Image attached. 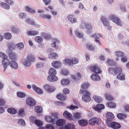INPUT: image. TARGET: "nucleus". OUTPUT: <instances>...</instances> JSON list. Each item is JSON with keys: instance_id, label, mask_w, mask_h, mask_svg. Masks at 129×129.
Masks as SVG:
<instances>
[{"instance_id": "c03bdc74", "label": "nucleus", "mask_w": 129, "mask_h": 129, "mask_svg": "<svg viewBox=\"0 0 129 129\" xmlns=\"http://www.w3.org/2000/svg\"><path fill=\"white\" fill-rule=\"evenodd\" d=\"M18 113L19 115L20 116L23 115L24 113V110L23 108H22L19 109Z\"/></svg>"}, {"instance_id": "bb28decb", "label": "nucleus", "mask_w": 129, "mask_h": 129, "mask_svg": "<svg viewBox=\"0 0 129 129\" xmlns=\"http://www.w3.org/2000/svg\"><path fill=\"white\" fill-rule=\"evenodd\" d=\"M34 110L35 112L37 113H41L43 111V108L40 106H36L34 108Z\"/></svg>"}, {"instance_id": "e433bc0d", "label": "nucleus", "mask_w": 129, "mask_h": 129, "mask_svg": "<svg viewBox=\"0 0 129 129\" xmlns=\"http://www.w3.org/2000/svg\"><path fill=\"white\" fill-rule=\"evenodd\" d=\"M27 34L29 36H34L37 35L38 34V32L36 31H27Z\"/></svg>"}, {"instance_id": "7c9ffc66", "label": "nucleus", "mask_w": 129, "mask_h": 129, "mask_svg": "<svg viewBox=\"0 0 129 129\" xmlns=\"http://www.w3.org/2000/svg\"><path fill=\"white\" fill-rule=\"evenodd\" d=\"M7 111L9 113L12 114H15L17 112L16 110L15 109L12 108H8Z\"/></svg>"}, {"instance_id": "c9c22d12", "label": "nucleus", "mask_w": 129, "mask_h": 129, "mask_svg": "<svg viewBox=\"0 0 129 129\" xmlns=\"http://www.w3.org/2000/svg\"><path fill=\"white\" fill-rule=\"evenodd\" d=\"M115 54V55L118 57H121L123 56L124 55V54L123 52L119 51L116 52Z\"/></svg>"}, {"instance_id": "603ef678", "label": "nucleus", "mask_w": 129, "mask_h": 129, "mask_svg": "<svg viewBox=\"0 0 129 129\" xmlns=\"http://www.w3.org/2000/svg\"><path fill=\"white\" fill-rule=\"evenodd\" d=\"M17 96L20 98H23L25 97V94L22 92H19L17 93Z\"/></svg>"}, {"instance_id": "6e6552de", "label": "nucleus", "mask_w": 129, "mask_h": 129, "mask_svg": "<svg viewBox=\"0 0 129 129\" xmlns=\"http://www.w3.org/2000/svg\"><path fill=\"white\" fill-rule=\"evenodd\" d=\"M100 119L96 117H93L91 118L89 120L88 122L89 124L91 125H95L96 123L99 124L101 122Z\"/></svg>"}, {"instance_id": "e2e57ef3", "label": "nucleus", "mask_w": 129, "mask_h": 129, "mask_svg": "<svg viewBox=\"0 0 129 129\" xmlns=\"http://www.w3.org/2000/svg\"><path fill=\"white\" fill-rule=\"evenodd\" d=\"M46 129H54V126L49 124H47L45 126Z\"/></svg>"}, {"instance_id": "a19ab883", "label": "nucleus", "mask_w": 129, "mask_h": 129, "mask_svg": "<svg viewBox=\"0 0 129 129\" xmlns=\"http://www.w3.org/2000/svg\"><path fill=\"white\" fill-rule=\"evenodd\" d=\"M89 86V84L88 83L86 82H84L82 83V89L83 90V89H86Z\"/></svg>"}, {"instance_id": "8fccbe9b", "label": "nucleus", "mask_w": 129, "mask_h": 129, "mask_svg": "<svg viewBox=\"0 0 129 129\" xmlns=\"http://www.w3.org/2000/svg\"><path fill=\"white\" fill-rule=\"evenodd\" d=\"M77 76H75V75H72V78L74 80H78V78L81 77V75L79 73H78L77 74Z\"/></svg>"}, {"instance_id": "bf43d9fd", "label": "nucleus", "mask_w": 129, "mask_h": 129, "mask_svg": "<svg viewBox=\"0 0 129 129\" xmlns=\"http://www.w3.org/2000/svg\"><path fill=\"white\" fill-rule=\"evenodd\" d=\"M26 21L27 22L29 23L30 25L34 26L35 25V22L30 20L29 18L27 19Z\"/></svg>"}, {"instance_id": "774afa93", "label": "nucleus", "mask_w": 129, "mask_h": 129, "mask_svg": "<svg viewBox=\"0 0 129 129\" xmlns=\"http://www.w3.org/2000/svg\"><path fill=\"white\" fill-rule=\"evenodd\" d=\"M43 63L41 62H39L36 64V66L38 68H41L43 67Z\"/></svg>"}, {"instance_id": "72a5a7b5", "label": "nucleus", "mask_w": 129, "mask_h": 129, "mask_svg": "<svg viewBox=\"0 0 129 129\" xmlns=\"http://www.w3.org/2000/svg\"><path fill=\"white\" fill-rule=\"evenodd\" d=\"M4 37L6 39L10 40L12 36L11 33H6L4 34Z\"/></svg>"}, {"instance_id": "412c9836", "label": "nucleus", "mask_w": 129, "mask_h": 129, "mask_svg": "<svg viewBox=\"0 0 129 129\" xmlns=\"http://www.w3.org/2000/svg\"><path fill=\"white\" fill-rule=\"evenodd\" d=\"M74 127V125L73 124L69 123L61 127L59 129H73Z\"/></svg>"}, {"instance_id": "f257e3e1", "label": "nucleus", "mask_w": 129, "mask_h": 129, "mask_svg": "<svg viewBox=\"0 0 129 129\" xmlns=\"http://www.w3.org/2000/svg\"><path fill=\"white\" fill-rule=\"evenodd\" d=\"M58 119L56 115H52L51 116H47L46 117V120L47 122H51L53 124L56 123L58 126H61L66 124L65 120L63 119H60L57 120Z\"/></svg>"}, {"instance_id": "20e7f679", "label": "nucleus", "mask_w": 129, "mask_h": 129, "mask_svg": "<svg viewBox=\"0 0 129 129\" xmlns=\"http://www.w3.org/2000/svg\"><path fill=\"white\" fill-rule=\"evenodd\" d=\"M80 93L83 95L82 97V99L83 101L86 102H89L91 100L90 96V92L86 90L80 89Z\"/></svg>"}, {"instance_id": "f8f14e48", "label": "nucleus", "mask_w": 129, "mask_h": 129, "mask_svg": "<svg viewBox=\"0 0 129 129\" xmlns=\"http://www.w3.org/2000/svg\"><path fill=\"white\" fill-rule=\"evenodd\" d=\"M111 127L113 129H118L121 128V125L119 123L115 122H111Z\"/></svg>"}, {"instance_id": "5701e85b", "label": "nucleus", "mask_w": 129, "mask_h": 129, "mask_svg": "<svg viewBox=\"0 0 129 129\" xmlns=\"http://www.w3.org/2000/svg\"><path fill=\"white\" fill-rule=\"evenodd\" d=\"M58 54L55 52L52 53L48 55V57L50 59H55L58 58Z\"/></svg>"}, {"instance_id": "6ab92c4d", "label": "nucleus", "mask_w": 129, "mask_h": 129, "mask_svg": "<svg viewBox=\"0 0 129 129\" xmlns=\"http://www.w3.org/2000/svg\"><path fill=\"white\" fill-rule=\"evenodd\" d=\"M63 63L66 65L70 66H73L72 62L71 59H65L63 60Z\"/></svg>"}, {"instance_id": "a211bd4d", "label": "nucleus", "mask_w": 129, "mask_h": 129, "mask_svg": "<svg viewBox=\"0 0 129 129\" xmlns=\"http://www.w3.org/2000/svg\"><path fill=\"white\" fill-rule=\"evenodd\" d=\"M8 64H9L11 67L14 69H17L18 67L17 63L13 61H10Z\"/></svg>"}, {"instance_id": "69168bd1", "label": "nucleus", "mask_w": 129, "mask_h": 129, "mask_svg": "<svg viewBox=\"0 0 129 129\" xmlns=\"http://www.w3.org/2000/svg\"><path fill=\"white\" fill-rule=\"evenodd\" d=\"M62 92L64 94H67L69 93L70 90L67 88H65L63 89Z\"/></svg>"}, {"instance_id": "c85d7f7f", "label": "nucleus", "mask_w": 129, "mask_h": 129, "mask_svg": "<svg viewBox=\"0 0 129 129\" xmlns=\"http://www.w3.org/2000/svg\"><path fill=\"white\" fill-rule=\"evenodd\" d=\"M57 98L59 100L63 101L66 99V96L62 94H58L56 96Z\"/></svg>"}, {"instance_id": "f3484780", "label": "nucleus", "mask_w": 129, "mask_h": 129, "mask_svg": "<svg viewBox=\"0 0 129 129\" xmlns=\"http://www.w3.org/2000/svg\"><path fill=\"white\" fill-rule=\"evenodd\" d=\"M79 124L81 126H85L87 125L88 124V121L83 119H81L78 121Z\"/></svg>"}, {"instance_id": "052dcab7", "label": "nucleus", "mask_w": 129, "mask_h": 129, "mask_svg": "<svg viewBox=\"0 0 129 129\" xmlns=\"http://www.w3.org/2000/svg\"><path fill=\"white\" fill-rule=\"evenodd\" d=\"M26 15L24 13H22L19 14V17L21 18H24L26 17Z\"/></svg>"}, {"instance_id": "4c0bfd02", "label": "nucleus", "mask_w": 129, "mask_h": 129, "mask_svg": "<svg viewBox=\"0 0 129 129\" xmlns=\"http://www.w3.org/2000/svg\"><path fill=\"white\" fill-rule=\"evenodd\" d=\"M16 46L17 48L20 50L22 49L24 47V45L22 42H20L16 44Z\"/></svg>"}, {"instance_id": "ddd939ff", "label": "nucleus", "mask_w": 129, "mask_h": 129, "mask_svg": "<svg viewBox=\"0 0 129 129\" xmlns=\"http://www.w3.org/2000/svg\"><path fill=\"white\" fill-rule=\"evenodd\" d=\"M63 116L70 120H73L72 115L68 111H65L63 113Z\"/></svg>"}, {"instance_id": "dca6fc26", "label": "nucleus", "mask_w": 129, "mask_h": 129, "mask_svg": "<svg viewBox=\"0 0 129 129\" xmlns=\"http://www.w3.org/2000/svg\"><path fill=\"white\" fill-rule=\"evenodd\" d=\"M53 66L55 68H59L61 66V63L58 61H53L51 63Z\"/></svg>"}, {"instance_id": "9b49d317", "label": "nucleus", "mask_w": 129, "mask_h": 129, "mask_svg": "<svg viewBox=\"0 0 129 129\" xmlns=\"http://www.w3.org/2000/svg\"><path fill=\"white\" fill-rule=\"evenodd\" d=\"M8 56H5V58L3 59L2 61L3 67L4 68V71L5 72L6 69L7 68V65H8V64L9 63V60L7 59Z\"/></svg>"}, {"instance_id": "3c124183", "label": "nucleus", "mask_w": 129, "mask_h": 129, "mask_svg": "<svg viewBox=\"0 0 129 129\" xmlns=\"http://www.w3.org/2000/svg\"><path fill=\"white\" fill-rule=\"evenodd\" d=\"M75 33L76 36L79 38H82L83 36V35L81 32L77 30H76Z\"/></svg>"}, {"instance_id": "4d7b16f0", "label": "nucleus", "mask_w": 129, "mask_h": 129, "mask_svg": "<svg viewBox=\"0 0 129 129\" xmlns=\"http://www.w3.org/2000/svg\"><path fill=\"white\" fill-rule=\"evenodd\" d=\"M107 105L110 108H114L115 107V104L112 102H109L107 103Z\"/></svg>"}, {"instance_id": "f03ea898", "label": "nucleus", "mask_w": 129, "mask_h": 129, "mask_svg": "<svg viewBox=\"0 0 129 129\" xmlns=\"http://www.w3.org/2000/svg\"><path fill=\"white\" fill-rule=\"evenodd\" d=\"M35 58L34 55L32 54L28 55L27 59H25L23 61V64L26 67L30 66L31 63L35 61Z\"/></svg>"}, {"instance_id": "09e8293b", "label": "nucleus", "mask_w": 129, "mask_h": 129, "mask_svg": "<svg viewBox=\"0 0 129 129\" xmlns=\"http://www.w3.org/2000/svg\"><path fill=\"white\" fill-rule=\"evenodd\" d=\"M26 10L28 12H29L31 13H35V11L33 9H31L28 7H26Z\"/></svg>"}, {"instance_id": "5fc2aeb1", "label": "nucleus", "mask_w": 129, "mask_h": 129, "mask_svg": "<svg viewBox=\"0 0 129 129\" xmlns=\"http://www.w3.org/2000/svg\"><path fill=\"white\" fill-rule=\"evenodd\" d=\"M35 123L36 125L38 126H40L43 125V123L39 120H36Z\"/></svg>"}, {"instance_id": "4468645a", "label": "nucleus", "mask_w": 129, "mask_h": 129, "mask_svg": "<svg viewBox=\"0 0 129 129\" xmlns=\"http://www.w3.org/2000/svg\"><path fill=\"white\" fill-rule=\"evenodd\" d=\"M44 87L45 90L49 92H52L55 90V89L53 87L48 84H46L44 85Z\"/></svg>"}, {"instance_id": "6e6d98bb", "label": "nucleus", "mask_w": 129, "mask_h": 129, "mask_svg": "<svg viewBox=\"0 0 129 129\" xmlns=\"http://www.w3.org/2000/svg\"><path fill=\"white\" fill-rule=\"evenodd\" d=\"M36 119V118L33 116H32L29 117L30 121L32 123H35V121L37 120Z\"/></svg>"}, {"instance_id": "79ce46f5", "label": "nucleus", "mask_w": 129, "mask_h": 129, "mask_svg": "<svg viewBox=\"0 0 129 129\" xmlns=\"http://www.w3.org/2000/svg\"><path fill=\"white\" fill-rule=\"evenodd\" d=\"M105 96L106 99L107 100H111L113 99V97L109 94H105Z\"/></svg>"}, {"instance_id": "0eeeda50", "label": "nucleus", "mask_w": 129, "mask_h": 129, "mask_svg": "<svg viewBox=\"0 0 129 129\" xmlns=\"http://www.w3.org/2000/svg\"><path fill=\"white\" fill-rule=\"evenodd\" d=\"M109 19L111 20L113 22L117 25L122 26V23L121 20L118 18L113 15H112L110 16Z\"/></svg>"}, {"instance_id": "c756f323", "label": "nucleus", "mask_w": 129, "mask_h": 129, "mask_svg": "<svg viewBox=\"0 0 129 129\" xmlns=\"http://www.w3.org/2000/svg\"><path fill=\"white\" fill-rule=\"evenodd\" d=\"M0 6L6 9H8L10 8V6L8 4L2 2L0 3Z\"/></svg>"}, {"instance_id": "f704fd0d", "label": "nucleus", "mask_w": 129, "mask_h": 129, "mask_svg": "<svg viewBox=\"0 0 129 129\" xmlns=\"http://www.w3.org/2000/svg\"><path fill=\"white\" fill-rule=\"evenodd\" d=\"M119 73L117 77V78L120 80L124 79L125 76V74L121 73V72Z\"/></svg>"}, {"instance_id": "680f3d73", "label": "nucleus", "mask_w": 129, "mask_h": 129, "mask_svg": "<svg viewBox=\"0 0 129 129\" xmlns=\"http://www.w3.org/2000/svg\"><path fill=\"white\" fill-rule=\"evenodd\" d=\"M107 62L109 65H114L115 64V62L113 60L110 59H108L107 60Z\"/></svg>"}, {"instance_id": "b1692460", "label": "nucleus", "mask_w": 129, "mask_h": 129, "mask_svg": "<svg viewBox=\"0 0 129 129\" xmlns=\"http://www.w3.org/2000/svg\"><path fill=\"white\" fill-rule=\"evenodd\" d=\"M101 20L102 23L104 26H108L109 25V23L108 22L107 18L104 16H102L101 17Z\"/></svg>"}, {"instance_id": "0e129e2a", "label": "nucleus", "mask_w": 129, "mask_h": 129, "mask_svg": "<svg viewBox=\"0 0 129 129\" xmlns=\"http://www.w3.org/2000/svg\"><path fill=\"white\" fill-rule=\"evenodd\" d=\"M58 43V41L56 40H55V41H54L51 44V46L52 47H56V44H57Z\"/></svg>"}, {"instance_id": "de8ad7c7", "label": "nucleus", "mask_w": 129, "mask_h": 129, "mask_svg": "<svg viewBox=\"0 0 129 129\" xmlns=\"http://www.w3.org/2000/svg\"><path fill=\"white\" fill-rule=\"evenodd\" d=\"M41 35L45 39H49L50 38V36L48 34H46L44 33H42Z\"/></svg>"}, {"instance_id": "aec40b11", "label": "nucleus", "mask_w": 129, "mask_h": 129, "mask_svg": "<svg viewBox=\"0 0 129 129\" xmlns=\"http://www.w3.org/2000/svg\"><path fill=\"white\" fill-rule=\"evenodd\" d=\"M67 18L72 23H74L77 22V19L74 17V15H69L67 16Z\"/></svg>"}, {"instance_id": "4be33fe9", "label": "nucleus", "mask_w": 129, "mask_h": 129, "mask_svg": "<svg viewBox=\"0 0 129 129\" xmlns=\"http://www.w3.org/2000/svg\"><path fill=\"white\" fill-rule=\"evenodd\" d=\"M90 77L92 80L95 81H99L101 79L100 76L97 74H93Z\"/></svg>"}, {"instance_id": "1a4fd4ad", "label": "nucleus", "mask_w": 129, "mask_h": 129, "mask_svg": "<svg viewBox=\"0 0 129 129\" xmlns=\"http://www.w3.org/2000/svg\"><path fill=\"white\" fill-rule=\"evenodd\" d=\"M26 103L27 105L30 106H33L36 104V101L31 98H28L26 100Z\"/></svg>"}, {"instance_id": "423d86ee", "label": "nucleus", "mask_w": 129, "mask_h": 129, "mask_svg": "<svg viewBox=\"0 0 129 129\" xmlns=\"http://www.w3.org/2000/svg\"><path fill=\"white\" fill-rule=\"evenodd\" d=\"M108 70L109 74L114 76L116 75L118 73L121 72L122 69L121 67H119L115 68L110 67L108 69Z\"/></svg>"}, {"instance_id": "2f4dec72", "label": "nucleus", "mask_w": 129, "mask_h": 129, "mask_svg": "<svg viewBox=\"0 0 129 129\" xmlns=\"http://www.w3.org/2000/svg\"><path fill=\"white\" fill-rule=\"evenodd\" d=\"M85 28L87 29V34H88L91 32V30H92V26L89 24H86L85 27Z\"/></svg>"}, {"instance_id": "9d476101", "label": "nucleus", "mask_w": 129, "mask_h": 129, "mask_svg": "<svg viewBox=\"0 0 129 129\" xmlns=\"http://www.w3.org/2000/svg\"><path fill=\"white\" fill-rule=\"evenodd\" d=\"M90 69L93 72H94L96 73L99 74L101 72V71L98 67L97 65H94L90 67Z\"/></svg>"}, {"instance_id": "393cba45", "label": "nucleus", "mask_w": 129, "mask_h": 129, "mask_svg": "<svg viewBox=\"0 0 129 129\" xmlns=\"http://www.w3.org/2000/svg\"><path fill=\"white\" fill-rule=\"evenodd\" d=\"M95 45H92L89 43H87L86 46V48L91 51H94L95 49Z\"/></svg>"}, {"instance_id": "39448f33", "label": "nucleus", "mask_w": 129, "mask_h": 129, "mask_svg": "<svg viewBox=\"0 0 129 129\" xmlns=\"http://www.w3.org/2000/svg\"><path fill=\"white\" fill-rule=\"evenodd\" d=\"M9 49L7 50V54L9 55L10 59L12 60H15L16 57V55L12 52V50L14 48V45L12 44L8 45Z\"/></svg>"}, {"instance_id": "338daca9", "label": "nucleus", "mask_w": 129, "mask_h": 129, "mask_svg": "<svg viewBox=\"0 0 129 129\" xmlns=\"http://www.w3.org/2000/svg\"><path fill=\"white\" fill-rule=\"evenodd\" d=\"M5 100L0 98V106H4L5 104Z\"/></svg>"}, {"instance_id": "2eb2a0df", "label": "nucleus", "mask_w": 129, "mask_h": 129, "mask_svg": "<svg viewBox=\"0 0 129 129\" xmlns=\"http://www.w3.org/2000/svg\"><path fill=\"white\" fill-rule=\"evenodd\" d=\"M32 88L34 90L39 94H41L43 93V90L37 87L35 85H32Z\"/></svg>"}, {"instance_id": "a18cd8bd", "label": "nucleus", "mask_w": 129, "mask_h": 129, "mask_svg": "<svg viewBox=\"0 0 129 129\" xmlns=\"http://www.w3.org/2000/svg\"><path fill=\"white\" fill-rule=\"evenodd\" d=\"M62 85H66L69 83V81L68 80L64 79L62 80L61 81Z\"/></svg>"}, {"instance_id": "58836bf2", "label": "nucleus", "mask_w": 129, "mask_h": 129, "mask_svg": "<svg viewBox=\"0 0 129 129\" xmlns=\"http://www.w3.org/2000/svg\"><path fill=\"white\" fill-rule=\"evenodd\" d=\"M117 116L120 119H123L126 117V116L122 113H120L117 114Z\"/></svg>"}, {"instance_id": "ea45409f", "label": "nucleus", "mask_w": 129, "mask_h": 129, "mask_svg": "<svg viewBox=\"0 0 129 129\" xmlns=\"http://www.w3.org/2000/svg\"><path fill=\"white\" fill-rule=\"evenodd\" d=\"M106 116L107 118L110 119H112L114 118V117L113 114L110 112L107 113Z\"/></svg>"}, {"instance_id": "7ed1b4c3", "label": "nucleus", "mask_w": 129, "mask_h": 129, "mask_svg": "<svg viewBox=\"0 0 129 129\" xmlns=\"http://www.w3.org/2000/svg\"><path fill=\"white\" fill-rule=\"evenodd\" d=\"M56 70L53 68L49 70V74L50 75L47 77V80L50 82H54L57 80L58 78L55 76L56 74Z\"/></svg>"}, {"instance_id": "49530a36", "label": "nucleus", "mask_w": 129, "mask_h": 129, "mask_svg": "<svg viewBox=\"0 0 129 129\" xmlns=\"http://www.w3.org/2000/svg\"><path fill=\"white\" fill-rule=\"evenodd\" d=\"M41 17L43 19H50L51 18V16L49 15H46L44 14H42L41 15Z\"/></svg>"}, {"instance_id": "a878e982", "label": "nucleus", "mask_w": 129, "mask_h": 129, "mask_svg": "<svg viewBox=\"0 0 129 129\" xmlns=\"http://www.w3.org/2000/svg\"><path fill=\"white\" fill-rule=\"evenodd\" d=\"M104 108V106L103 104H98L96 105V107L94 108L95 110L97 111L103 109Z\"/></svg>"}, {"instance_id": "473e14b6", "label": "nucleus", "mask_w": 129, "mask_h": 129, "mask_svg": "<svg viewBox=\"0 0 129 129\" xmlns=\"http://www.w3.org/2000/svg\"><path fill=\"white\" fill-rule=\"evenodd\" d=\"M35 40L37 42L40 43L43 42V39L40 36H36L35 37Z\"/></svg>"}, {"instance_id": "864d4df0", "label": "nucleus", "mask_w": 129, "mask_h": 129, "mask_svg": "<svg viewBox=\"0 0 129 129\" xmlns=\"http://www.w3.org/2000/svg\"><path fill=\"white\" fill-rule=\"evenodd\" d=\"M18 123L19 124L22 126H24L25 124L24 121L22 119H19L18 121Z\"/></svg>"}, {"instance_id": "13d9d810", "label": "nucleus", "mask_w": 129, "mask_h": 129, "mask_svg": "<svg viewBox=\"0 0 129 129\" xmlns=\"http://www.w3.org/2000/svg\"><path fill=\"white\" fill-rule=\"evenodd\" d=\"M101 36L99 34L94 33L92 36V37L95 38V39H99V37Z\"/></svg>"}, {"instance_id": "37998d69", "label": "nucleus", "mask_w": 129, "mask_h": 129, "mask_svg": "<svg viewBox=\"0 0 129 129\" xmlns=\"http://www.w3.org/2000/svg\"><path fill=\"white\" fill-rule=\"evenodd\" d=\"M72 62L73 66V64H76L77 63L79 62V60L76 57L73 58L72 59Z\"/></svg>"}, {"instance_id": "cd10ccee", "label": "nucleus", "mask_w": 129, "mask_h": 129, "mask_svg": "<svg viewBox=\"0 0 129 129\" xmlns=\"http://www.w3.org/2000/svg\"><path fill=\"white\" fill-rule=\"evenodd\" d=\"M92 98L94 101L97 103H100L103 101V99L102 97L96 95L93 96Z\"/></svg>"}]
</instances>
